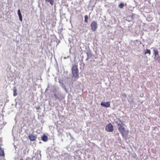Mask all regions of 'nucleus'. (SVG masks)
<instances>
[{
    "instance_id": "15",
    "label": "nucleus",
    "mask_w": 160,
    "mask_h": 160,
    "mask_svg": "<svg viewBox=\"0 0 160 160\" xmlns=\"http://www.w3.org/2000/svg\"><path fill=\"white\" fill-rule=\"evenodd\" d=\"M0 156H4V151L2 150L1 148L0 147Z\"/></svg>"
},
{
    "instance_id": "25",
    "label": "nucleus",
    "mask_w": 160,
    "mask_h": 160,
    "mask_svg": "<svg viewBox=\"0 0 160 160\" xmlns=\"http://www.w3.org/2000/svg\"><path fill=\"white\" fill-rule=\"evenodd\" d=\"M62 88H64V89L67 92V89L66 88V87L65 86H63L62 87Z\"/></svg>"
},
{
    "instance_id": "23",
    "label": "nucleus",
    "mask_w": 160,
    "mask_h": 160,
    "mask_svg": "<svg viewBox=\"0 0 160 160\" xmlns=\"http://www.w3.org/2000/svg\"><path fill=\"white\" fill-rule=\"evenodd\" d=\"M122 96L124 98H126L127 97V95L125 93H123L122 94Z\"/></svg>"
},
{
    "instance_id": "13",
    "label": "nucleus",
    "mask_w": 160,
    "mask_h": 160,
    "mask_svg": "<svg viewBox=\"0 0 160 160\" xmlns=\"http://www.w3.org/2000/svg\"><path fill=\"white\" fill-rule=\"evenodd\" d=\"M46 2L49 3L51 5H52L53 4L54 0H45Z\"/></svg>"
},
{
    "instance_id": "4",
    "label": "nucleus",
    "mask_w": 160,
    "mask_h": 160,
    "mask_svg": "<svg viewBox=\"0 0 160 160\" xmlns=\"http://www.w3.org/2000/svg\"><path fill=\"white\" fill-rule=\"evenodd\" d=\"M90 27L93 32L95 31L98 28L97 22L95 21H93L91 24Z\"/></svg>"
},
{
    "instance_id": "24",
    "label": "nucleus",
    "mask_w": 160,
    "mask_h": 160,
    "mask_svg": "<svg viewBox=\"0 0 160 160\" xmlns=\"http://www.w3.org/2000/svg\"><path fill=\"white\" fill-rule=\"evenodd\" d=\"M135 15L134 14H132L131 15V16H129L130 17H132V20H133L134 18V17Z\"/></svg>"
},
{
    "instance_id": "28",
    "label": "nucleus",
    "mask_w": 160,
    "mask_h": 160,
    "mask_svg": "<svg viewBox=\"0 0 160 160\" xmlns=\"http://www.w3.org/2000/svg\"><path fill=\"white\" fill-rule=\"evenodd\" d=\"M68 57H69V56H68L67 57H64V59H66L67 58H68Z\"/></svg>"
},
{
    "instance_id": "12",
    "label": "nucleus",
    "mask_w": 160,
    "mask_h": 160,
    "mask_svg": "<svg viewBox=\"0 0 160 160\" xmlns=\"http://www.w3.org/2000/svg\"><path fill=\"white\" fill-rule=\"evenodd\" d=\"M18 13L20 21H22V17L20 12V10L19 9L18 10Z\"/></svg>"
},
{
    "instance_id": "8",
    "label": "nucleus",
    "mask_w": 160,
    "mask_h": 160,
    "mask_svg": "<svg viewBox=\"0 0 160 160\" xmlns=\"http://www.w3.org/2000/svg\"><path fill=\"white\" fill-rule=\"evenodd\" d=\"M110 102H102L101 103V105L105 108L109 107L110 106Z\"/></svg>"
},
{
    "instance_id": "30",
    "label": "nucleus",
    "mask_w": 160,
    "mask_h": 160,
    "mask_svg": "<svg viewBox=\"0 0 160 160\" xmlns=\"http://www.w3.org/2000/svg\"><path fill=\"white\" fill-rule=\"evenodd\" d=\"M20 160H23L22 158H21L20 159Z\"/></svg>"
},
{
    "instance_id": "27",
    "label": "nucleus",
    "mask_w": 160,
    "mask_h": 160,
    "mask_svg": "<svg viewBox=\"0 0 160 160\" xmlns=\"http://www.w3.org/2000/svg\"><path fill=\"white\" fill-rule=\"evenodd\" d=\"M89 59H90L89 58H87H87H86V60H86V61H88V60Z\"/></svg>"
},
{
    "instance_id": "21",
    "label": "nucleus",
    "mask_w": 160,
    "mask_h": 160,
    "mask_svg": "<svg viewBox=\"0 0 160 160\" xmlns=\"http://www.w3.org/2000/svg\"><path fill=\"white\" fill-rule=\"evenodd\" d=\"M124 6V3H121L119 4L118 5V7L120 8H122Z\"/></svg>"
},
{
    "instance_id": "7",
    "label": "nucleus",
    "mask_w": 160,
    "mask_h": 160,
    "mask_svg": "<svg viewBox=\"0 0 160 160\" xmlns=\"http://www.w3.org/2000/svg\"><path fill=\"white\" fill-rule=\"evenodd\" d=\"M86 50L85 51L86 53L87 54V57L89 58H92V55L91 51L90 50L89 48H86Z\"/></svg>"
},
{
    "instance_id": "10",
    "label": "nucleus",
    "mask_w": 160,
    "mask_h": 160,
    "mask_svg": "<svg viewBox=\"0 0 160 160\" xmlns=\"http://www.w3.org/2000/svg\"><path fill=\"white\" fill-rule=\"evenodd\" d=\"M13 96L15 97L17 96L18 95V93L17 92V90L16 87L14 86L13 87Z\"/></svg>"
},
{
    "instance_id": "11",
    "label": "nucleus",
    "mask_w": 160,
    "mask_h": 160,
    "mask_svg": "<svg viewBox=\"0 0 160 160\" xmlns=\"http://www.w3.org/2000/svg\"><path fill=\"white\" fill-rule=\"evenodd\" d=\"M41 140L44 142H46L48 140V137L45 135H43L41 137Z\"/></svg>"
},
{
    "instance_id": "17",
    "label": "nucleus",
    "mask_w": 160,
    "mask_h": 160,
    "mask_svg": "<svg viewBox=\"0 0 160 160\" xmlns=\"http://www.w3.org/2000/svg\"><path fill=\"white\" fill-rule=\"evenodd\" d=\"M132 17H130V16H127L126 18V19L127 21L129 22L130 21H131L133 20H132Z\"/></svg>"
},
{
    "instance_id": "19",
    "label": "nucleus",
    "mask_w": 160,
    "mask_h": 160,
    "mask_svg": "<svg viewBox=\"0 0 160 160\" xmlns=\"http://www.w3.org/2000/svg\"><path fill=\"white\" fill-rule=\"evenodd\" d=\"M147 53H148L149 55H150L151 54V51L150 50L148 49H147L146 51L144 52V54H146Z\"/></svg>"
},
{
    "instance_id": "6",
    "label": "nucleus",
    "mask_w": 160,
    "mask_h": 160,
    "mask_svg": "<svg viewBox=\"0 0 160 160\" xmlns=\"http://www.w3.org/2000/svg\"><path fill=\"white\" fill-rule=\"evenodd\" d=\"M41 157V151H38L35 153L34 158L37 160H40Z\"/></svg>"
},
{
    "instance_id": "18",
    "label": "nucleus",
    "mask_w": 160,
    "mask_h": 160,
    "mask_svg": "<svg viewBox=\"0 0 160 160\" xmlns=\"http://www.w3.org/2000/svg\"><path fill=\"white\" fill-rule=\"evenodd\" d=\"M138 41V40H136L134 41H131V45L132 46H134L136 43V42Z\"/></svg>"
},
{
    "instance_id": "1",
    "label": "nucleus",
    "mask_w": 160,
    "mask_h": 160,
    "mask_svg": "<svg viewBox=\"0 0 160 160\" xmlns=\"http://www.w3.org/2000/svg\"><path fill=\"white\" fill-rule=\"evenodd\" d=\"M119 122H115L118 126V130L123 137H126L128 135V130L125 129L123 125L124 124L122 122L120 119H118Z\"/></svg>"
},
{
    "instance_id": "3",
    "label": "nucleus",
    "mask_w": 160,
    "mask_h": 160,
    "mask_svg": "<svg viewBox=\"0 0 160 160\" xmlns=\"http://www.w3.org/2000/svg\"><path fill=\"white\" fill-rule=\"evenodd\" d=\"M54 93L53 96L52 97L53 98H55V100H58L60 101L61 100V98L62 97V93L61 92L59 91H56V92L54 91H53Z\"/></svg>"
},
{
    "instance_id": "22",
    "label": "nucleus",
    "mask_w": 160,
    "mask_h": 160,
    "mask_svg": "<svg viewBox=\"0 0 160 160\" xmlns=\"http://www.w3.org/2000/svg\"><path fill=\"white\" fill-rule=\"evenodd\" d=\"M128 102L130 104H132L133 102V99H131L128 100Z\"/></svg>"
},
{
    "instance_id": "14",
    "label": "nucleus",
    "mask_w": 160,
    "mask_h": 160,
    "mask_svg": "<svg viewBox=\"0 0 160 160\" xmlns=\"http://www.w3.org/2000/svg\"><path fill=\"white\" fill-rule=\"evenodd\" d=\"M154 54V57H157V55H158V50L157 49H154L153 50Z\"/></svg>"
},
{
    "instance_id": "2",
    "label": "nucleus",
    "mask_w": 160,
    "mask_h": 160,
    "mask_svg": "<svg viewBox=\"0 0 160 160\" xmlns=\"http://www.w3.org/2000/svg\"><path fill=\"white\" fill-rule=\"evenodd\" d=\"M72 72V77L78 79L79 78V70L78 66L73 65L71 68Z\"/></svg>"
},
{
    "instance_id": "5",
    "label": "nucleus",
    "mask_w": 160,
    "mask_h": 160,
    "mask_svg": "<svg viewBox=\"0 0 160 160\" xmlns=\"http://www.w3.org/2000/svg\"><path fill=\"white\" fill-rule=\"evenodd\" d=\"M106 130L108 132H112L113 130V127L111 123L108 124L106 126Z\"/></svg>"
},
{
    "instance_id": "9",
    "label": "nucleus",
    "mask_w": 160,
    "mask_h": 160,
    "mask_svg": "<svg viewBox=\"0 0 160 160\" xmlns=\"http://www.w3.org/2000/svg\"><path fill=\"white\" fill-rule=\"evenodd\" d=\"M28 138L31 141H34L36 138V137L35 135L31 134L28 136Z\"/></svg>"
},
{
    "instance_id": "29",
    "label": "nucleus",
    "mask_w": 160,
    "mask_h": 160,
    "mask_svg": "<svg viewBox=\"0 0 160 160\" xmlns=\"http://www.w3.org/2000/svg\"><path fill=\"white\" fill-rule=\"evenodd\" d=\"M29 158L27 157L26 158V160H28L29 159Z\"/></svg>"
},
{
    "instance_id": "31",
    "label": "nucleus",
    "mask_w": 160,
    "mask_h": 160,
    "mask_svg": "<svg viewBox=\"0 0 160 160\" xmlns=\"http://www.w3.org/2000/svg\"><path fill=\"white\" fill-rule=\"evenodd\" d=\"M73 84V83L72 82L71 84L72 85Z\"/></svg>"
},
{
    "instance_id": "26",
    "label": "nucleus",
    "mask_w": 160,
    "mask_h": 160,
    "mask_svg": "<svg viewBox=\"0 0 160 160\" xmlns=\"http://www.w3.org/2000/svg\"><path fill=\"white\" fill-rule=\"evenodd\" d=\"M37 110H39L40 108V107L39 106H38V107L36 108Z\"/></svg>"
},
{
    "instance_id": "20",
    "label": "nucleus",
    "mask_w": 160,
    "mask_h": 160,
    "mask_svg": "<svg viewBox=\"0 0 160 160\" xmlns=\"http://www.w3.org/2000/svg\"><path fill=\"white\" fill-rule=\"evenodd\" d=\"M154 59L155 60H157L158 61H160V57L159 55V54H158V55L157 56V57H154Z\"/></svg>"
},
{
    "instance_id": "16",
    "label": "nucleus",
    "mask_w": 160,
    "mask_h": 160,
    "mask_svg": "<svg viewBox=\"0 0 160 160\" xmlns=\"http://www.w3.org/2000/svg\"><path fill=\"white\" fill-rule=\"evenodd\" d=\"M88 15H86L84 16V22L87 23L88 22Z\"/></svg>"
}]
</instances>
